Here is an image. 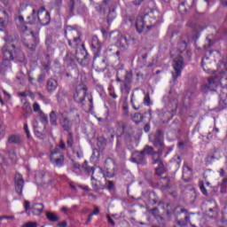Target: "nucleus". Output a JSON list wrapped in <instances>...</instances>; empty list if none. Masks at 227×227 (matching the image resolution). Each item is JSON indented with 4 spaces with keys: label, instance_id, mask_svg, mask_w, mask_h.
Masks as SVG:
<instances>
[{
    "label": "nucleus",
    "instance_id": "obj_1",
    "mask_svg": "<svg viewBox=\"0 0 227 227\" xmlns=\"http://www.w3.org/2000/svg\"><path fill=\"white\" fill-rule=\"evenodd\" d=\"M160 17L159 11H151L146 14L140 15L137 19L136 27L137 33H148L151 27H153L157 19Z\"/></svg>",
    "mask_w": 227,
    "mask_h": 227
},
{
    "label": "nucleus",
    "instance_id": "obj_2",
    "mask_svg": "<svg viewBox=\"0 0 227 227\" xmlns=\"http://www.w3.org/2000/svg\"><path fill=\"white\" fill-rule=\"evenodd\" d=\"M30 17L34 24H41L42 26H46L51 21V14L49 12H45V7H41L37 12L36 10L33 9Z\"/></svg>",
    "mask_w": 227,
    "mask_h": 227
},
{
    "label": "nucleus",
    "instance_id": "obj_3",
    "mask_svg": "<svg viewBox=\"0 0 227 227\" xmlns=\"http://www.w3.org/2000/svg\"><path fill=\"white\" fill-rule=\"evenodd\" d=\"M110 42L115 43L121 49H127L130 42V35H120V32H111L109 35Z\"/></svg>",
    "mask_w": 227,
    "mask_h": 227
},
{
    "label": "nucleus",
    "instance_id": "obj_4",
    "mask_svg": "<svg viewBox=\"0 0 227 227\" xmlns=\"http://www.w3.org/2000/svg\"><path fill=\"white\" fill-rule=\"evenodd\" d=\"M66 38L68 40L70 47H77L81 43V37H79V31L72 27H67L65 31Z\"/></svg>",
    "mask_w": 227,
    "mask_h": 227
},
{
    "label": "nucleus",
    "instance_id": "obj_5",
    "mask_svg": "<svg viewBox=\"0 0 227 227\" xmlns=\"http://www.w3.org/2000/svg\"><path fill=\"white\" fill-rule=\"evenodd\" d=\"M173 68L175 70L172 73L173 81H176L182 75V70H184V59L180 55L174 58Z\"/></svg>",
    "mask_w": 227,
    "mask_h": 227
},
{
    "label": "nucleus",
    "instance_id": "obj_6",
    "mask_svg": "<svg viewBox=\"0 0 227 227\" xmlns=\"http://www.w3.org/2000/svg\"><path fill=\"white\" fill-rule=\"evenodd\" d=\"M67 145L69 148H73V153H74V155H76V157H78L79 159L82 157V151L81 150L79 145H77V143H74V135H72V133H68L67 135Z\"/></svg>",
    "mask_w": 227,
    "mask_h": 227
},
{
    "label": "nucleus",
    "instance_id": "obj_7",
    "mask_svg": "<svg viewBox=\"0 0 227 227\" xmlns=\"http://www.w3.org/2000/svg\"><path fill=\"white\" fill-rule=\"evenodd\" d=\"M2 51L4 61L13 60V56L15 54V45L7 43L3 47Z\"/></svg>",
    "mask_w": 227,
    "mask_h": 227
},
{
    "label": "nucleus",
    "instance_id": "obj_8",
    "mask_svg": "<svg viewBox=\"0 0 227 227\" xmlns=\"http://www.w3.org/2000/svg\"><path fill=\"white\" fill-rule=\"evenodd\" d=\"M59 124L61 125L63 130L66 132H70L72 130V121L68 120L66 113H59Z\"/></svg>",
    "mask_w": 227,
    "mask_h": 227
},
{
    "label": "nucleus",
    "instance_id": "obj_9",
    "mask_svg": "<svg viewBox=\"0 0 227 227\" xmlns=\"http://www.w3.org/2000/svg\"><path fill=\"white\" fill-rule=\"evenodd\" d=\"M219 84V80L217 78L211 77L207 80V83L202 85L201 90L204 93H208V91H214Z\"/></svg>",
    "mask_w": 227,
    "mask_h": 227
},
{
    "label": "nucleus",
    "instance_id": "obj_10",
    "mask_svg": "<svg viewBox=\"0 0 227 227\" xmlns=\"http://www.w3.org/2000/svg\"><path fill=\"white\" fill-rule=\"evenodd\" d=\"M15 188L16 192L22 196V189H24V179L22 178V175L17 174L15 176Z\"/></svg>",
    "mask_w": 227,
    "mask_h": 227
},
{
    "label": "nucleus",
    "instance_id": "obj_11",
    "mask_svg": "<svg viewBox=\"0 0 227 227\" xmlns=\"http://www.w3.org/2000/svg\"><path fill=\"white\" fill-rule=\"evenodd\" d=\"M131 162L135 164H143L145 162V153L135 151L131 156Z\"/></svg>",
    "mask_w": 227,
    "mask_h": 227
},
{
    "label": "nucleus",
    "instance_id": "obj_12",
    "mask_svg": "<svg viewBox=\"0 0 227 227\" xmlns=\"http://www.w3.org/2000/svg\"><path fill=\"white\" fill-rule=\"evenodd\" d=\"M86 92V88L82 87L74 94V98L76 100V102H84Z\"/></svg>",
    "mask_w": 227,
    "mask_h": 227
},
{
    "label": "nucleus",
    "instance_id": "obj_13",
    "mask_svg": "<svg viewBox=\"0 0 227 227\" xmlns=\"http://www.w3.org/2000/svg\"><path fill=\"white\" fill-rule=\"evenodd\" d=\"M86 54H88V52L86 51V49L84 48V44L81 45V49L76 50V59L77 61H82V59H86Z\"/></svg>",
    "mask_w": 227,
    "mask_h": 227
},
{
    "label": "nucleus",
    "instance_id": "obj_14",
    "mask_svg": "<svg viewBox=\"0 0 227 227\" xmlns=\"http://www.w3.org/2000/svg\"><path fill=\"white\" fill-rule=\"evenodd\" d=\"M58 89V82L55 79H50L46 85V90L49 91V93H52L53 91H56Z\"/></svg>",
    "mask_w": 227,
    "mask_h": 227
},
{
    "label": "nucleus",
    "instance_id": "obj_15",
    "mask_svg": "<svg viewBox=\"0 0 227 227\" xmlns=\"http://www.w3.org/2000/svg\"><path fill=\"white\" fill-rule=\"evenodd\" d=\"M91 47L94 52H100L102 49V44L100 43V40H98V37L97 36L92 37Z\"/></svg>",
    "mask_w": 227,
    "mask_h": 227
},
{
    "label": "nucleus",
    "instance_id": "obj_16",
    "mask_svg": "<svg viewBox=\"0 0 227 227\" xmlns=\"http://www.w3.org/2000/svg\"><path fill=\"white\" fill-rule=\"evenodd\" d=\"M9 22H10V15H8V12H6V11H4L3 16L0 17V27H6Z\"/></svg>",
    "mask_w": 227,
    "mask_h": 227
},
{
    "label": "nucleus",
    "instance_id": "obj_17",
    "mask_svg": "<svg viewBox=\"0 0 227 227\" xmlns=\"http://www.w3.org/2000/svg\"><path fill=\"white\" fill-rule=\"evenodd\" d=\"M43 212V204L36 203L32 207V214L33 215H40Z\"/></svg>",
    "mask_w": 227,
    "mask_h": 227
},
{
    "label": "nucleus",
    "instance_id": "obj_18",
    "mask_svg": "<svg viewBox=\"0 0 227 227\" xmlns=\"http://www.w3.org/2000/svg\"><path fill=\"white\" fill-rule=\"evenodd\" d=\"M153 164H158L159 167L156 168V175H158V176H160V175H162V173H164V164L162 163V161H160V160L156 159L153 161Z\"/></svg>",
    "mask_w": 227,
    "mask_h": 227
},
{
    "label": "nucleus",
    "instance_id": "obj_19",
    "mask_svg": "<svg viewBox=\"0 0 227 227\" xmlns=\"http://www.w3.org/2000/svg\"><path fill=\"white\" fill-rule=\"evenodd\" d=\"M50 123L53 127H56V125H58V113H56V111H51L50 113Z\"/></svg>",
    "mask_w": 227,
    "mask_h": 227
},
{
    "label": "nucleus",
    "instance_id": "obj_20",
    "mask_svg": "<svg viewBox=\"0 0 227 227\" xmlns=\"http://www.w3.org/2000/svg\"><path fill=\"white\" fill-rule=\"evenodd\" d=\"M39 120L41 123L43 125V129H45L47 125H49V118L45 114H43V112H40Z\"/></svg>",
    "mask_w": 227,
    "mask_h": 227
},
{
    "label": "nucleus",
    "instance_id": "obj_21",
    "mask_svg": "<svg viewBox=\"0 0 227 227\" xmlns=\"http://www.w3.org/2000/svg\"><path fill=\"white\" fill-rule=\"evenodd\" d=\"M59 155H63V154L59 152V149H55L51 153V156H50L51 161L53 163L57 159L59 158Z\"/></svg>",
    "mask_w": 227,
    "mask_h": 227
},
{
    "label": "nucleus",
    "instance_id": "obj_22",
    "mask_svg": "<svg viewBox=\"0 0 227 227\" xmlns=\"http://www.w3.org/2000/svg\"><path fill=\"white\" fill-rule=\"evenodd\" d=\"M105 166H106V169L114 168V167L116 166V162H114V160L108 158L105 161Z\"/></svg>",
    "mask_w": 227,
    "mask_h": 227
},
{
    "label": "nucleus",
    "instance_id": "obj_23",
    "mask_svg": "<svg viewBox=\"0 0 227 227\" xmlns=\"http://www.w3.org/2000/svg\"><path fill=\"white\" fill-rule=\"evenodd\" d=\"M22 141V138L19 135H12L8 138V143L19 144Z\"/></svg>",
    "mask_w": 227,
    "mask_h": 227
},
{
    "label": "nucleus",
    "instance_id": "obj_24",
    "mask_svg": "<svg viewBox=\"0 0 227 227\" xmlns=\"http://www.w3.org/2000/svg\"><path fill=\"white\" fill-rule=\"evenodd\" d=\"M142 152L147 155H153V159H155V155H157V153H153V147L152 146H145Z\"/></svg>",
    "mask_w": 227,
    "mask_h": 227
},
{
    "label": "nucleus",
    "instance_id": "obj_25",
    "mask_svg": "<svg viewBox=\"0 0 227 227\" xmlns=\"http://www.w3.org/2000/svg\"><path fill=\"white\" fill-rule=\"evenodd\" d=\"M46 217L49 221H51V223H56V221H59V217L56 215L54 213H47Z\"/></svg>",
    "mask_w": 227,
    "mask_h": 227
},
{
    "label": "nucleus",
    "instance_id": "obj_26",
    "mask_svg": "<svg viewBox=\"0 0 227 227\" xmlns=\"http://www.w3.org/2000/svg\"><path fill=\"white\" fill-rule=\"evenodd\" d=\"M64 161H65V156L63 154L62 155L59 154V158H57L52 164H55L56 166L59 167V166H63Z\"/></svg>",
    "mask_w": 227,
    "mask_h": 227
},
{
    "label": "nucleus",
    "instance_id": "obj_27",
    "mask_svg": "<svg viewBox=\"0 0 227 227\" xmlns=\"http://www.w3.org/2000/svg\"><path fill=\"white\" fill-rule=\"evenodd\" d=\"M220 105L227 107V93L225 95L220 94Z\"/></svg>",
    "mask_w": 227,
    "mask_h": 227
},
{
    "label": "nucleus",
    "instance_id": "obj_28",
    "mask_svg": "<svg viewBox=\"0 0 227 227\" xmlns=\"http://www.w3.org/2000/svg\"><path fill=\"white\" fill-rule=\"evenodd\" d=\"M132 120L135 123H141V121H143V117H142L141 114H135L132 116Z\"/></svg>",
    "mask_w": 227,
    "mask_h": 227
},
{
    "label": "nucleus",
    "instance_id": "obj_29",
    "mask_svg": "<svg viewBox=\"0 0 227 227\" xmlns=\"http://www.w3.org/2000/svg\"><path fill=\"white\" fill-rule=\"evenodd\" d=\"M116 128L118 129V130H120L121 134H123L125 130V122L123 121L117 122Z\"/></svg>",
    "mask_w": 227,
    "mask_h": 227
},
{
    "label": "nucleus",
    "instance_id": "obj_30",
    "mask_svg": "<svg viewBox=\"0 0 227 227\" xmlns=\"http://www.w3.org/2000/svg\"><path fill=\"white\" fill-rule=\"evenodd\" d=\"M21 31H23L25 35H31V38H35V34L33 33V30H28L26 26L21 27Z\"/></svg>",
    "mask_w": 227,
    "mask_h": 227
},
{
    "label": "nucleus",
    "instance_id": "obj_31",
    "mask_svg": "<svg viewBox=\"0 0 227 227\" xmlns=\"http://www.w3.org/2000/svg\"><path fill=\"white\" fill-rule=\"evenodd\" d=\"M207 61H208L207 57L202 59V68L205 72H207V74H210L212 71H210V69H207V67H205L207 65Z\"/></svg>",
    "mask_w": 227,
    "mask_h": 227
},
{
    "label": "nucleus",
    "instance_id": "obj_32",
    "mask_svg": "<svg viewBox=\"0 0 227 227\" xmlns=\"http://www.w3.org/2000/svg\"><path fill=\"white\" fill-rule=\"evenodd\" d=\"M187 49V43L181 42L178 43V51L179 52H184Z\"/></svg>",
    "mask_w": 227,
    "mask_h": 227
},
{
    "label": "nucleus",
    "instance_id": "obj_33",
    "mask_svg": "<svg viewBox=\"0 0 227 227\" xmlns=\"http://www.w3.org/2000/svg\"><path fill=\"white\" fill-rule=\"evenodd\" d=\"M37 43H38V41L34 40L33 43H27V47H28V49H30V51H35Z\"/></svg>",
    "mask_w": 227,
    "mask_h": 227
},
{
    "label": "nucleus",
    "instance_id": "obj_34",
    "mask_svg": "<svg viewBox=\"0 0 227 227\" xmlns=\"http://www.w3.org/2000/svg\"><path fill=\"white\" fill-rule=\"evenodd\" d=\"M73 171L74 173H76V175H79L81 173V165H79L78 163H74Z\"/></svg>",
    "mask_w": 227,
    "mask_h": 227
},
{
    "label": "nucleus",
    "instance_id": "obj_35",
    "mask_svg": "<svg viewBox=\"0 0 227 227\" xmlns=\"http://www.w3.org/2000/svg\"><path fill=\"white\" fill-rule=\"evenodd\" d=\"M107 9V1L104 0L102 4L99 6V12H106V10Z\"/></svg>",
    "mask_w": 227,
    "mask_h": 227
},
{
    "label": "nucleus",
    "instance_id": "obj_36",
    "mask_svg": "<svg viewBox=\"0 0 227 227\" xmlns=\"http://www.w3.org/2000/svg\"><path fill=\"white\" fill-rule=\"evenodd\" d=\"M33 109L35 111V113H42V110L40 109V105L38 103H35L33 106Z\"/></svg>",
    "mask_w": 227,
    "mask_h": 227
},
{
    "label": "nucleus",
    "instance_id": "obj_37",
    "mask_svg": "<svg viewBox=\"0 0 227 227\" xmlns=\"http://www.w3.org/2000/svg\"><path fill=\"white\" fill-rule=\"evenodd\" d=\"M187 171H189L190 175H191V168H189V166L184 165L183 168V178L185 177V173H187Z\"/></svg>",
    "mask_w": 227,
    "mask_h": 227
},
{
    "label": "nucleus",
    "instance_id": "obj_38",
    "mask_svg": "<svg viewBox=\"0 0 227 227\" xmlns=\"http://www.w3.org/2000/svg\"><path fill=\"white\" fill-rule=\"evenodd\" d=\"M24 129H25V132L27 134V137L28 139H31V133H29V127L27 126V123L24 125Z\"/></svg>",
    "mask_w": 227,
    "mask_h": 227
},
{
    "label": "nucleus",
    "instance_id": "obj_39",
    "mask_svg": "<svg viewBox=\"0 0 227 227\" xmlns=\"http://www.w3.org/2000/svg\"><path fill=\"white\" fill-rule=\"evenodd\" d=\"M110 90V97H112V98H118V95H116V93L114 92V89H113V87L109 88Z\"/></svg>",
    "mask_w": 227,
    "mask_h": 227
},
{
    "label": "nucleus",
    "instance_id": "obj_40",
    "mask_svg": "<svg viewBox=\"0 0 227 227\" xmlns=\"http://www.w3.org/2000/svg\"><path fill=\"white\" fill-rule=\"evenodd\" d=\"M22 227H38V223H36L35 222H30L24 224Z\"/></svg>",
    "mask_w": 227,
    "mask_h": 227
},
{
    "label": "nucleus",
    "instance_id": "obj_41",
    "mask_svg": "<svg viewBox=\"0 0 227 227\" xmlns=\"http://www.w3.org/2000/svg\"><path fill=\"white\" fill-rule=\"evenodd\" d=\"M155 148H160V150H164V144L162 142H155Z\"/></svg>",
    "mask_w": 227,
    "mask_h": 227
},
{
    "label": "nucleus",
    "instance_id": "obj_42",
    "mask_svg": "<svg viewBox=\"0 0 227 227\" xmlns=\"http://www.w3.org/2000/svg\"><path fill=\"white\" fill-rule=\"evenodd\" d=\"M144 104L145 106H150V96L149 95H146L144 98Z\"/></svg>",
    "mask_w": 227,
    "mask_h": 227
},
{
    "label": "nucleus",
    "instance_id": "obj_43",
    "mask_svg": "<svg viewBox=\"0 0 227 227\" xmlns=\"http://www.w3.org/2000/svg\"><path fill=\"white\" fill-rule=\"evenodd\" d=\"M200 191L204 194V196H207L208 192H207V188H205V185L201 184L200 185Z\"/></svg>",
    "mask_w": 227,
    "mask_h": 227
},
{
    "label": "nucleus",
    "instance_id": "obj_44",
    "mask_svg": "<svg viewBox=\"0 0 227 227\" xmlns=\"http://www.w3.org/2000/svg\"><path fill=\"white\" fill-rule=\"evenodd\" d=\"M59 148H60V150H66L67 145L63 142V140L60 141Z\"/></svg>",
    "mask_w": 227,
    "mask_h": 227
},
{
    "label": "nucleus",
    "instance_id": "obj_45",
    "mask_svg": "<svg viewBox=\"0 0 227 227\" xmlns=\"http://www.w3.org/2000/svg\"><path fill=\"white\" fill-rule=\"evenodd\" d=\"M106 217H107L108 223H109L110 224H112V226H114V224H116V223H114V221L111 219V215H106Z\"/></svg>",
    "mask_w": 227,
    "mask_h": 227
},
{
    "label": "nucleus",
    "instance_id": "obj_46",
    "mask_svg": "<svg viewBox=\"0 0 227 227\" xmlns=\"http://www.w3.org/2000/svg\"><path fill=\"white\" fill-rule=\"evenodd\" d=\"M113 187H114V183H113V181H108L107 189H109V191H111V189H113Z\"/></svg>",
    "mask_w": 227,
    "mask_h": 227
},
{
    "label": "nucleus",
    "instance_id": "obj_47",
    "mask_svg": "<svg viewBox=\"0 0 227 227\" xmlns=\"http://www.w3.org/2000/svg\"><path fill=\"white\" fill-rule=\"evenodd\" d=\"M30 208V203L28 200L25 201V210L27 212V210H29Z\"/></svg>",
    "mask_w": 227,
    "mask_h": 227
},
{
    "label": "nucleus",
    "instance_id": "obj_48",
    "mask_svg": "<svg viewBox=\"0 0 227 227\" xmlns=\"http://www.w3.org/2000/svg\"><path fill=\"white\" fill-rule=\"evenodd\" d=\"M98 214H100V209L98 207H96L93 212L91 213L92 215H98Z\"/></svg>",
    "mask_w": 227,
    "mask_h": 227
},
{
    "label": "nucleus",
    "instance_id": "obj_49",
    "mask_svg": "<svg viewBox=\"0 0 227 227\" xmlns=\"http://www.w3.org/2000/svg\"><path fill=\"white\" fill-rule=\"evenodd\" d=\"M33 128L34 129H40V125H38V121H35L34 122H33Z\"/></svg>",
    "mask_w": 227,
    "mask_h": 227
},
{
    "label": "nucleus",
    "instance_id": "obj_50",
    "mask_svg": "<svg viewBox=\"0 0 227 227\" xmlns=\"http://www.w3.org/2000/svg\"><path fill=\"white\" fill-rule=\"evenodd\" d=\"M144 129H145V132H150V124H145Z\"/></svg>",
    "mask_w": 227,
    "mask_h": 227
},
{
    "label": "nucleus",
    "instance_id": "obj_51",
    "mask_svg": "<svg viewBox=\"0 0 227 227\" xmlns=\"http://www.w3.org/2000/svg\"><path fill=\"white\" fill-rule=\"evenodd\" d=\"M141 3H143V0H135V1H134V4H135L136 6H139V4H141Z\"/></svg>",
    "mask_w": 227,
    "mask_h": 227
},
{
    "label": "nucleus",
    "instance_id": "obj_52",
    "mask_svg": "<svg viewBox=\"0 0 227 227\" xmlns=\"http://www.w3.org/2000/svg\"><path fill=\"white\" fill-rule=\"evenodd\" d=\"M206 3H208V0H205ZM221 3L223 4V6H227V0H221Z\"/></svg>",
    "mask_w": 227,
    "mask_h": 227
},
{
    "label": "nucleus",
    "instance_id": "obj_53",
    "mask_svg": "<svg viewBox=\"0 0 227 227\" xmlns=\"http://www.w3.org/2000/svg\"><path fill=\"white\" fill-rule=\"evenodd\" d=\"M53 3H55V4H57L58 6H59V4L63 3V0H53Z\"/></svg>",
    "mask_w": 227,
    "mask_h": 227
},
{
    "label": "nucleus",
    "instance_id": "obj_54",
    "mask_svg": "<svg viewBox=\"0 0 227 227\" xmlns=\"http://www.w3.org/2000/svg\"><path fill=\"white\" fill-rule=\"evenodd\" d=\"M91 182H92V185H98V184H97V180H95V177H91Z\"/></svg>",
    "mask_w": 227,
    "mask_h": 227
},
{
    "label": "nucleus",
    "instance_id": "obj_55",
    "mask_svg": "<svg viewBox=\"0 0 227 227\" xmlns=\"http://www.w3.org/2000/svg\"><path fill=\"white\" fill-rule=\"evenodd\" d=\"M19 97H27V94L26 92H20Z\"/></svg>",
    "mask_w": 227,
    "mask_h": 227
},
{
    "label": "nucleus",
    "instance_id": "obj_56",
    "mask_svg": "<svg viewBox=\"0 0 227 227\" xmlns=\"http://www.w3.org/2000/svg\"><path fill=\"white\" fill-rule=\"evenodd\" d=\"M210 212H214L215 214H217V207L209 208Z\"/></svg>",
    "mask_w": 227,
    "mask_h": 227
},
{
    "label": "nucleus",
    "instance_id": "obj_57",
    "mask_svg": "<svg viewBox=\"0 0 227 227\" xmlns=\"http://www.w3.org/2000/svg\"><path fill=\"white\" fill-rule=\"evenodd\" d=\"M69 185L73 191H75V185L74 184V183H69Z\"/></svg>",
    "mask_w": 227,
    "mask_h": 227
},
{
    "label": "nucleus",
    "instance_id": "obj_58",
    "mask_svg": "<svg viewBox=\"0 0 227 227\" xmlns=\"http://www.w3.org/2000/svg\"><path fill=\"white\" fill-rule=\"evenodd\" d=\"M4 40L5 41V42H12V39L10 38V36H6V37H4Z\"/></svg>",
    "mask_w": 227,
    "mask_h": 227
},
{
    "label": "nucleus",
    "instance_id": "obj_59",
    "mask_svg": "<svg viewBox=\"0 0 227 227\" xmlns=\"http://www.w3.org/2000/svg\"><path fill=\"white\" fill-rule=\"evenodd\" d=\"M59 226L67 227V222H63V223H59Z\"/></svg>",
    "mask_w": 227,
    "mask_h": 227
},
{
    "label": "nucleus",
    "instance_id": "obj_60",
    "mask_svg": "<svg viewBox=\"0 0 227 227\" xmlns=\"http://www.w3.org/2000/svg\"><path fill=\"white\" fill-rule=\"evenodd\" d=\"M220 176H224V169H221L220 171Z\"/></svg>",
    "mask_w": 227,
    "mask_h": 227
},
{
    "label": "nucleus",
    "instance_id": "obj_61",
    "mask_svg": "<svg viewBox=\"0 0 227 227\" xmlns=\"http://www.w3.org/2000/svg\"><path fill=\"white\" fill-rule=\"evenodd\" d=\"M61 210H62V212L67 213V207H63L61 208Z\"/></svg>",
    "mask_w": 227,
    "mask_h": 227
},
{
    "label": "nucleus",
    "instance_id": "obj_62",
    "mask_svg": "<svg viewBox=\"0 0 227 227\" xmlns=\"http://www.w3.org/2000/svg\"><path fill=\"white\" fill-rule=\"evenodd\" d=\"M20 56H21L20 61H24V54L20 53Z\"/></svg>",
    "mask_w": 227,
    "mask_h": 227
},
{
    "label": "nucleus",
    "instance_id": "obj_63",
    "mask_svg": "<svg viewBox=\"0 0 227 227\" xmlns=\"http://www.w3.org/2000/svg\"><path fill=\"white\" fill-rule=\"evenodd\" d=\"M4 94L7 95V96H8V98H12V96H11L8 92H6L5 90H4Z\"/></svg>",
    "mask_w": 227,
    "mask_h": 227
},
{
    "label": "nucleus",
    "instance_id": "obj_64",
    "mask_svg": "<svg viewBox=\"0 0 227 227\" xmlns=\"http://www.w3.org/2000/svg\"><path fill=\"white\" fill-rule=\"evenodd\" d=\"M227 183V178H223V184H226Z\"/></svg>",
    "mask_w": 227,
    "mask_h": 227
}]
</instances>
